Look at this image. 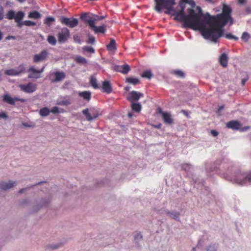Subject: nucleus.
<instances>
[{
    "label": "nucleus",
    "instance_id": "obj_51",
    "mask_svg": "<svg viewBox=\"0 0 251 251\" xmlns=\"http://www.w3.org/2000/svg\"><path fill=\"white\" fill-rule=\"evenodd\" d=\"M206 251H216V250L214 246H210L207 249Z\"/></svg>",
    "mask_w": 251,
    "mask_h": 251
},
{
    "label": "nucleus",
    "instance_id": "obj_12",
    "mask_svg": "<svg viewBox=\"0 0 251 251\" xmlns=\"http://www.w3.org/2000/svg\"><path fill=\"white\" fill-rule=\"evenodd\" d=\"M143 96L144 95L143 93L135 91H132L129 93L127 99L129 101L132 102L134 101L138 100L141 97H143Z\"/></svg>",
    "mask_w": 251,
    "mask_h": 251
},
{
    "label": "nucleus",
    "instance_id": "obj_53",
    "mask_svg": "<svg viewBox=\"0 0 251 251\" xmlns=\"http://www.w3.org/2000/svg\"><path fill=\"white\" fill-rule=\"evenodd\" d=\"M237 1L238 3L242 4L246 2V0H237Z\"/></svg>",
    "mask_w": 251,
    "mask_h": 251
},
{
    "label": "nucleus",
    "instance_id": "obj_23",
    "mask_svg": "<svg viewBox=\"0 0 251 251\" xmlns=\"http://www.w3.org/2000/svg\"><path fill=\"white\" fill-rule=\"evenodd\" d=\"M219 62L220 64L224 67H226L227 65V55L225 53H223L222 55L220 56L219 58Z\"/></svg>",
    "mask_w": 251,
    "mask_h": 251
},
{
    "label": "nucleus",
    "instance_id": "obj_24",
    "mask_svg": "<svg viewBox=\"0 0 251 251\" xmlns=\"http://www.w3.org/2000/svg\"><path fill=\"white\" fill-rule=\"evenodd\" d=\"M126 82L134 85H136L140 84V81L138 78L132 77H128L126 78Z\"/></svg>",
    "mask_w": 251,
    "mask_h": 251
},
{
    "label": "nucleus",
    "instance_id": "obj_64",
    "mask_svg": "<svg viewBox=\"0 0 251 251\" xmlns=\"http://www.w3.org/2000/svg\"><path fill=\"white\" fill-rule=\"evenodd\" d=\"M215 170H216V168H215V167H214L213 169H211L210 171H215Z\"/></svg>",
    "mask_w": 251,
    "mask_h": 251
},
{
    "label": "nucleus",
    "instance_id": "obj_55",
    "mask_svg": "<svg viewBox=\"0 0 251 251\" xmlns=\"http://www.w3.org/2000/svg\"><path fill=\"white\" fill-rule=\"evenodd\" d=\"M44 69H45V67H43L40 70H38V73L40 75H41V74H42L44 72Z\"/></svg>",
    "mask_w": 251,
    "mask_h": 251
},
{
    "label": "nucleus",
    "instance_id": "obj_6",
    "mask_svg": "<svg viewBox=\"0 0 251 251\" xmlns=\"http://www.w3.org/2000/svg\"><path fill=\"white\" fill-rule=\"evenodd\" d=\"M231 181L240 185L245 184L248 182L251 184V174L246 175L241 172H237L234 178L231 179Z\"/></svg>",
    "mask_w": 251,
    "mask_h": 251
},
{
    "label": "nucleus",
    "instance_id": "obj_41",
    "mask_svg": "<svg viewBox=\"0 0 251 251\" xmlns=\"http://www.w3.org/2000/svg\"><path fill=\"white\" fill-rule=\"evenodd\" d=\"M70 101L69 100H62L57 102V105L61 106H67L70 104Z\"/></svg>",
    "mask_w": 251,
    "mask_h": 251
},
{
    "label": "nucleus",
    "instance_id": "obj_18",
    "mask_svg": "<svg viewBox=\"0 0 251 251\" xmlns=\"http://www.w3.org/2000/svg\"><path fill=\"white\" fill-rule=\"evenodd\" d=\"M15 181H9L8 182L2 181L0 182V188L6 190L12 188L16 185Z\"/></svg>",
    "mask_w": 251,
    "mask_h": 251
},
{
    "label": "nucleus",
    "instance_id": "obj_2",
    "mask_svg": "<svg viewBox=\"0 0 251 251\" xmlns=\"http://www.w3.org/2000/svg\"><path fill=\"white\" fill-rule=\"evenodd\" d=\"M232 10L231 8L227 5H224L223 11L221 14L217 15L216 16H212L208 13L203 15L204 21L212 22L219 28L223 29V27L229 21L230 25L233 24V19L231 16Z\"/></svg>",
    "mask_w": 251,
    "mask_h": 251
},
{
    "label": "nucleus",
    "instance_id": "obj_62",
    "mask_svg": "<svg viewBox=\"0 0 251 251\" xmlns=\"http://www.w3.org/2000/svg\"><path fill=\"white\" fill-rule=\"evenodd\" d=\"M18 1L20 2H24L25 0H17Z\"/></svg>",
    "mask_w": 251,
    "mask_h": 251
},
{
    "label": "nucleus",
    "instance_id": "obj_7",
    "mask_svg": "<svg viewBox=\"0 0 251 251\" xmlns=\"http://www.w3.org/2000/svg\"><path fill=\"white\" fill-rule=\"evenodd\" d=\"M80 18L82 21L87 24L90 28L93 24H95L98 21L99 16L94 15L91 13H83L81 15Z\"/></svg>",
    "mask_w": 251,
    "mask_h": 251
},
{
    "label": "nucleus",
    "instance_id": "obj_37",
    "mask_svg": "<svg viewBox=\"0 0 251 251\" xmlns=\"http://www.w3.org/2000/svg\"><path fill=\"white\" fill-rule=\"evenodd\" d=\"M167 214L170 217L176 220L178 219L179 217V213L177 212H168Z\"/></svg>",
    "mask_w": 251,
    "mask_h": 251
},
{
    "label": "nucleus",
    "instance_id": "obj_43",
    "mask_svg": "<svg viewBox=\"0 0 251 251\" xmlns=\"http://www.w3.org/2000/svg\"><path fill=\"white\" fill-rule=\"evenodd\" d=\"M226 38L228 39H233L235 41H237L238 39V38L234 35H233L231 33H227L225 35Z\"/></svg>",
    "mask_w": 251,
    "mask_h": 251
},
{
    "label": "nucleus",
    "instance_id": "obj_50",
    "mask_svg": "<svg viewBox=\"0 0 251 251\" xmlns=\"http://www.w3.org/2000/svg\"><path fill=\"white\" fill-rule=\"evenodd\" d=\"M211 134H212V135L214 137H216L218 135V132L216 130H211Z\"/></svg>",
    "mask_w": 251,
    "mask_h": 251
},
{
    "label": "nucleus",
    "instance_id": "obj_60",
    "mask_svg": "<svg viewBox=\"0 0 251 251\" xmlns=\"http://www.w3.org/2000/svg\"><path fill=\"white\" fill-rule=\"evenodd\" d=\"M128 117L131 118L132 116V114L131 113H129L128 114Z\"/></svg>",
    "mask_w": 251,
    "mask_h": 251
},
{
    "label": "nucleus",
    "instance_id": "obj_13",
    "mask_svg": "<svg viewBox=\"0 0 251 251\" xmlns=\"http://www.w3.org/2000/svg\"><path fill=\"white\" fill-rule=\"evenodd\" d=\"M48 52L46 50H43L40 53L36 54L33 56V61L37 63L44 60L48 56Z\"/></svg>",
    "mask_w": 251,
    "mask_h": 251
},
{
    "label": "nucleus",
    "instance_id": "obj_4",
    "mask_svg": "<svg viewBox=\"0 0 251 251\" xmlns=\"http://www.w3.org/2000/svg\"><path fill=\"white\" fill-rule=\"evenodd\" d=\"M25 16V13L22 11L16 12L13 10H10L7 12L5 15V18L9 20H14L15 22L17 23V26L20 28L22 27L23 25L30 26L36 25V23L30 20H25L22 22Z\"/></svg>",
    "mask_w": 251,
    "mask_h": 251
},
{
    "label": "nucleus",
    "instance_id": "obj_34",
    "mask_svg": "<svg viewBox=\"0 0 251 251\" xmlns=\"http://www.w3.org/2000/svg\"><path fill=\"white\" fill-rule=\"evenodd\" d=\"M75 60L77 63L86 64L87 63V60L84 57L81 56H77Z\"/></svg>",
    "mask_w": 251,
    "mask_h": 251
},
{
    "label": "nucleus",
    "instance_id": "obj_11",
    "mask_svg": "<svg viewBox=\"0 0 251 251\" xmlns=\"http://www.w3.org/2000/svg\"><path fill=\"white\" fill-rule=\"evenodd\" d=\"M19 87L21 91L26 93H33L37 89L36 84L32 82H29L26 84H20Z\"/></svg>",
    "mask_w": 251,
    "mask_h": 251
},
{
    "label": "nucleus",
    "instance_id": "obj_36",
    "mask_svg": "<svg viewBox=\"0 0 251 251\" xmlns=\"http://www.w3.org/2000/svg\"><path fill=\"white\" fill-rule=\"evenodd\" d=\"M90 84L94 89L99 88V85L97 83V80L95 78L91 77L90 79Z\"/></svg>",
    "mask_w": 251,
    "mask_h": 251
},
{
    "label": "nucleus",
    "instance_id": "obj_30",
    "mask_svg": "<svg viewBox=\"0 0 251 251\" xmlns=\"http://www.w3.org/2000/svg\"><path fill=\"white\" fill-rule=\"evenodd\" d=\"M50 110L47 107H43L39 111L40 115L42 117L47 116L50 114Z\"/></svg>",
    "mask_w": 251,
    "mask_h": 251
},
{
    "label": "nucleus",
    "instance_id": "obj_57",
    "mask_svg": "<svg viewBox=\"0 0 251 251\" xmlns=\"http://www.w3.org/2000/svg\"><path fill=\"white\" fill-rule=\"evenodd\" d=\"M181 112L183 113V114H184L185 115L187 116L188 115V114L187 113V112L184 110H182L181 111Z\"/></svg>",
    "mask_w": 251,
    "mask_h": 251
},
{
    "label": "nucleus",
    "instance_id": "obj_1",
    "mask_svg": "<svg viewBox=\"0 0 251 251\" xmlns=\"http://www.w3.org/2000/svg\"><path fill=\"white\" fill-rule=\"evenodd\" d=\"M188 12L189 14L185 15L183 8H181L179 11L176 12V17L174 18V20L183 21L186 27L196 29L197 25L200 23L201 17L203 16L202 10L200 9L198 13H196L193 9L190 8Z\"/></svg>",
    "mask_w": 251,
    "mask_h": 251
},
{
    "label": "nucleus",
    "instance_id": "obj_15",
    "mask_svg": "<svg viewBox=\"0 0 251 251\" xmlns=\"http://www.w3.org/2000/svg\"><path fill=\"white\" fill-rule=\"evenodd\" d=\"M158 111L162 114V118L165 123L171 125L173 123V120L171 117L170 113L162 111L161 109L160 108L158 109Z\"/></svg>",
    "mask_w": 251,
    "mask_h": 251
},
{
    "label": "nucleus",
    "instance_id": "obj_42",
    "mask_svg": "<svg viewBox=\"0 0 251 251\" xmlns=\"http://www.w3.org/2000/svg\"><path fill=\"white\" fill-rule=\"evenodd\" d=\"M250 38V34L246 32H243V33L242 35L241 39L242 40H243L245 42H247Z\"/></svg>",
    "mask_w": 251,
    "mask_h": 251
},
{
    "label": "nucleus",
    "instance_id": "obj_21",
    "mask_svg": "<svg viewBox=\"0 0 251 251\" xmlns=\"http://www.w3.org/2000/svg\"><path fill=\"white\" fill-rule=\"evenodd\" d=\"M102 89L103 92H105L107 94H110L112 90L110 82L108 81H103Z\"/></svg>",
    "mask_w": 251,
    "mask_h": 251
},
{
    "label": "nucleus",
    "instance_id": "obj_29",
    "mask_svg": "<svg viewBox=\"0 0 251 251\" xmlns=\"http://www.w3.org/2000/svg\"><path fill=\"white\" fill-rule=\"evenodd\" d=\"M141 76L143 78L150 79L153 76V75L150 70H146L142 73Z\"/></svg>",
    "mask_w": 251,
    "mask_h": 251
},
{
    "label": "nucleus",
    "instance_id": "obj_5",
    "mask_svg": "<svg viewBox=\"0 0 251 251\" xmlns=\"http://www.w3.org/2000/svg\"><path fill=\"white\" fill-rule=\"evenodd\" d=\"M154 9L158 12H161L163 8L174 11L172 6L176 4L175 0H154Z\"/></svg>",
    "mask_w": 251,
    "mask_h": 251
},
{
    "label": "nucleus",
    "instance_id": "obj_39",
    "mask_svg": "<svg viewBox=\"0 0 251 251\" xmlns=\"http://www.w3.org/2000/svg\"><path fill=\"white\" fill-rule=\"evenodd\" d=\"M88 39L86 41L87 44H94L95 43V38L94 36L89 34L87 35Z\"/></svg>",
    "mask_w": 251,
    "mask_h": 251
},
{
    "label": "nucleus",
    "instance_id": "obj_22",
    "mask_svg": "<svg viewBox=\"0 0 251 251\" xmlns=\"http://www.w3.org/2000/svg\"><path fill=\"white\" fill-rule=\"evenodd\" d=\"M83 114L85 116L86 119L88 121H91L96 119L98 117V114H95L92 116L89 112V109L86 108L82 111Z\"/></svg>",
    "mask_w": 251,
    "mask_h": 251
},
{
    "label": "nucleus",
    "instance_id": "obj_20",
    "mask_svg": "<svg viewBox=\"0 0 251 251\" xmlns=\"http://www.w3.org/2000/svg\"><path fill=\"white\" fill-rule=\"evenodd\" d=\"M226 126L234 130H238L241 128V124L237 121H231L226 124Z\"/></svg>",
    "mask_w": 251,
    "mask_h": 251
},
{
    "label": "nucleus",
    "instance_id": "obj_48",
    "mask_svg": "<svg viewBox=\"0 0 251 251\" xmlns=\"http://www.w3.org/2000/svg\"><path fill=\"white\" fill-rule=\"evenodd\" d=\"M74 40H75V42H77V43H79V44H80V42H80V37H79V36H78V35H75V36H74Z\"/></svg>",
    "mask_w": 251,
    "mask_h": 251
},
{
    "label": "nucleus",
    "instance_id": "obj_16",
    "mask_svg": "<svg viewBox=\"0 0 251 251\" xmlns=\"http://www.w3.org/2000/svg\"><path fill=\"white\" fill-rule=\"evenodd\" d=\"M29 73L28 77L29 78H39L41 77V75L38 73V70L34 68V66H31L27 70Z\"/></svg>",
    "mask_w": 251,
    "mask_h": 251
},
{
    "label": "nucleus",
    "instance_id": "obj_33",
    "mask_svg": "<svg viewBox=\"0 0 251 251\" xmlns=\"http://www.w3.org/2000/svg\"><path fill=\"white\" fill-rule=\"evenodd\" d=\"M171 74L179 77L183 78L184 77V73L179 70H172L171 71Z\"/></svg>",
    "mask_w": 251,
    "mask_h": 251
},
{
    "label": "nucleus",
    "instance_id": "obj_32",
    "mask_svg": "<svg viewBox=\"0 0 251 251\" xmlns=\"http://www.w3.org/2000/svg\"><path fill=\"white\" fill-rule=\"evenodd\" d=\"M47 41L48 43L52 46H54L56 44V39L52 35H49L48 36Z\"/></svg>",
    "mask_w": 251,
    "mask_h": 251
},
{
    "label": "nucleus",
    "instance_id": "obj_52",
    "mask_svg": "<svg viewBox=\"0 0 251 251\" xmlns=\"http://www.w3.org/2000/svg\"><path fill=\"white\" fill-rule=\"evenodd\" d=\"M16 39L15 37L14 36H8L6 37V40H10V39H13L15 40Z\"/></svg>",
    "mask_w": 251,
    "mask_h": 251
},
{
    "label": "nucleus",
    "instance_id": "obj_17",
    "mask_svg": "<svg viewBox=\"0 0 251 251\" xmlns=\"http://www.w3.org/2000/svg\"><path fill=\"white\" fill-rule=\"evenodd\" d=\"M115 71L120 72L123 74H127L130 70L129 66L127 64H125L123 65H117L114 67Z\"/></svg>",
    "mask_w": 251,
    "mask_h": 251
},
{
    "label": "nucleus",
    "instance_id": "obj_28",
    "mask_svg": "<svg viewBox=\"0 0 251 251\" xmlns=\"http://www.w3.org/2000/svg\"><path fill=\"white\" fill-rule=\"evenodd\" d=\"M79 96L83 97L84 100H89L91 99V93L88 91H84L79 93Z\"/></svg>",
    "mask_w": 251,
    "mask_h": 251
},
{
    "label": "nucleus",
    "instance_id": "obj_9",
    "mask_svg": "<svg viewBox=\"0 0 251 251\" xmlns=\"http://www.w3.org/2000/svg\"><path fill=\"white\" fill-rule=\"evenodd\" d=\"M60 21L62 24L65 25L70 28H74L77 25L78 21L75 18H67L65 17H61L60 18Z\"/></svg>",
    "mask_w": 251,
    "mask_h": 251
},
{
    "label": "nucleus",
    "instance_id": "obj_46",
    "mask_svg": "<svg viewBox=\"0 0 251 251\" xmlns=\"http://www.w3.org/2000/svg\"><path fill=\"white\" fill-rule=\"evenodd\" d=\"M4 18L3 15V8L2 6L0 7V20H3Z\"/></svg>",
    "mask_w": 251,
    "mask_h": 251
},
{
    "label": "nucleus",
    "instance_id": "obj_8",
    "mask_svg": "<svg viewBox=\"0 0 251 251\" xmlns=\"http://www.w3.org/2000/svg\"><path fill=\"white\" fill-rule=\"evenodd\" d=\"M57 36L60 43H65L70 38V31L67 27H63L58 32Z\"/></svg>",
    "mask_w": 251,
    "mask_h": 251
},
{
    "label": "nucleus",
    "instance_id": "obj_63",
    "mask_svg": "<svg viewBox=\"0 0 251 251\" xmlns=\"http://www.w3.org/2000/svg\"><path fill=\"white\" fill-rule=\"evenodd\" d=\"M57 247H57V246H55V247H51V248H52V249H57Z\"/></svg>",
    "mask_w": 251,
    "mask_h": 251
},
{
    "label": "nucleus",
    "instance_id": "obj_26",
    "mask_svg": "<svg viewBox=\"0 0 251 251\" xmlns=\"http://www.w3.org/2000/svg\"><path fill=\"white\" fill-rule=\"evenodd\" d=\"M106 48L108 50H116V42L113 39H111L109 44L106 45Z\"/></svg>",
    "mask_w": 251,
    "mask_h": 251
},
{
    "label": "nucleus",
    "instance_id": "obj_38",
    "mask_svg": "<svg viewBox=\"0 0 251 251\" xmlns=\"http://www.w3.org/2000/svg\"><path fill=\"white\" fill-rule=\"evenodd\" d=\"M82 50L83 51H86L91 53H94L95 51L93 48L87 46L82 47Z\"/></svg>",
    "mask_w": 251,
    "mask_h": 251
},
{
    "label": "nucleus",
    "instance_id": "obj_31",
    "mask_svg": "<svg viewBox=\"0 0 251 251\" xmlns=\"http://www.w3.org/2000/svg\"><path fill=\"white\" fill-rule=\"evenodd\" d=\"M141 105L139 103H132L131 104L132 109L138 113L141 111Z\"/></svg>",
    "mask_w": 251,
    "mask_h": 251
},
{
    "label": "nucleus",
    "instance_id": "obj_40",
    "mask_svg": "<svg viewBox=\"0 0 251 251\" xmlns=\"http://www.w3.org/2000/svg\"><path fill=\"white\" fill-rule=\"evenodd\" d=\"M16 69L17 70L19 75L21 73L25 72V68L23 64L20 65Z\"/></svg>",
    "mask_w": 251,
    "mask_h": 251
},
{
    "label": "nucleus",
    "instance_id": "obj_45",
    "mask_svg": "<svg viewBox=\"0 0 251 251\" xmlns=\"http://www.w3.org/2000/svg\"><path fill=\"white\" fill-rule=\"evenodd\" d=\"M182 168L184 170H185L186 171H188L190 170L191 166H190V165H189L188 164H184L182 165Z\"/></svg>",
    "mask_w": 251,
    "mask_h": 251
},
{
    "label": "nucleus",
    "instance_id": "obj_3",
    "mask_svg": "<svg viewBox=\"0 0 251 251\" xmlns=\"http://www.w3.org/2000/svg\"><path fill=\"white\" fill-rule=\"evenodd\" d=\"M204 18V17H203ZM203 22L209 25V27H206L200 21L199 24L197 25L196 28L199 27L201 28V34L204 38L210 39L214 42H217V40L224 35V30L219 28L212 22L204 21Z\"/></svg>",
    "mask_w": 251,
    "mask_h": 251
},
{
    "label": "nucleus",
    "instance_id": "obj_19",
    "mask_svg": "<svg viewBox=\"0 0 251 251\" xmlns=\"http://www.w3.org/2000/svg\"><path fill=\"white\" fill-rule=\"evenodd\" d=\"M55 78L51 80L52 82H56L60 81L65 78L66 75L63 72H55L53 73Z\"/></svg>",
    "mask_w": 251,
    "mask_h": 251
},
{
    "label": "nucleus",
    "instance_id": "obj_14",
    "mask_svg": "<svg viewBox=\"0 0 251 251\" xmlns=\"http://www.w3.org/2000/svg\"><path fill=\"white\" fill-rule=\"evenodd\" d=\"M91 30L94 32L95 33H104L106 31V27L104 25L97 26H96L95 23L89 28Z\"/></svg>",
    "mask_w": 251,
    "mask_h": 251
},
{
    "label": "nucleus",
    "instance_id": "obj_25",
    "mask_svg": "<svg viewBox=\"0 0 251 251\" xmlns=\"http://www.w3.org/2000/svg\"><path fill=\"white\" fill-rule=\"evenodd\" d=\"M41 17V14L37 11H33L28 13V18L34 19H39Z\"/></svg>",
    "mask_w": 251,
    "mask_h": 251
},
{
    "label": "nucleus",
    "instance_id": "obj_44",
    "mask_svg": "<svg viewBox=\"0 0 251 251\" xmlns=\"http://www.w3.org/2000/svg\"><path fill=\"white\" fill-rule=\"evenodd\" d=\"M50 112H51L53 114H58L59 113V109L57 106H54L50 110Z\"/></svg>",
    "mask_w": 251,
    "mask_h": 251
},
{
    "label": "nucleus",
    "instance_id": "obj_58",
    "mask_svg": "<svg viewBox=\"0 0 251 251\" xmlns=\"http://www.w3.org/2000/svg\"><path fill=\"white\" fill-rule=\"evenodd\" d=\"M224 106H221L219 107L218 110L220 111L221 110H223L224 109Z\"/></svg>",
    "mask_w": 251,
    "mask_h": 251
},
{
    "label": "nucleus",
    "instance_id": "obj_47",
    "mask_svg": "<svg viewBox=\"0 0 251 251\" xmlns=\"http://www.w3.org/2000/svg\"><path fill=\"white\" fill-rule=\"evenodd\" d=\"M0 118L7 119L8 115L5 112H2L0 113Z\"/></svg>",
    "mask_w": 251,
    "mask_h": 251
},
{
    "label": "nucleus",
    "instance_id": "obj_27",
    "mask_svg": "<svg viewBox=\"0 0 251 251\" xmlns=\"http://www.w3.org/2000/svg\"><path fill=\"white\" fill-rule=\"evenodd\" d=\"M5 75L10 76L18 75V73L16 69H10L5 71Z\"/></svg>",
    "mask_w": 251,
    "mask_h": 251
},
{
    "label": "nucleus",
    "instance_id": "obj_10",
    "mask_svg": "<svg viewBox=\"0 0 251 251\" xmlns=\"http://www.w3.org/2000/svg\"><path fill=\"white\" fill-rule=\"evenodd\" d=\"M2 100L7 104L15 105L16 101H20L21 102H25L26 101L25 99L23 98H19L18 97H11L8 94H4L2 97Z\"/></svg>",
    "mask_w": 251,
    "mask_h": 251
},
{
    "label": "nucleus",
    "instance_id": "obj_54",
    "mask_svg": "<svg viewBox=\"0 0 251 251\" xmlns=\"http://www.w3.org/2000/svg\"><path fill=\"white\" fill-rule=\"evenodd\" d=\"M248 78H247L242 79V84L243 85H244L245 84L246 82L248 80Z\"/></svg>",
    "mask_w": 251,
    "mask_h": 251
},
{
    "label": "nucleus",
    "instance_id": "obj_49",
    "mask_svg": "<svg viewBox=\"0 0 251 251\" xmlns=\"http://www.w3.org/2000/svg\"><path fill=\"white\" fill-rule=\"evenodd\" d=\"M135 239L138 240V239H141L142 238V235L140 233H137L135 236Z\"/></svg>",
    "mask_w": 251,
    "mask_h": 251
},
{
    "label": "nucleus",
    "instance_id": "obj_59",
    "mask_svg": "<svg viewBox=\"0 0 251 251\" xmlns=\"http://www.w3.org/2000/svg\"><path fill=\"white\" fill-rule=\"evenodd\" d=\"M104 18L103 16H99V19H98V21L102 20Z\"/></svg>",
    "mask_w": 251,
    "mask_h": 251
},
{
    "label": "nucleus",
    "instance_id": "obj_61",
    "mask_svg": "<svg viewBox=\"0 0 251 251\" xmlns=\"http://www.w3.org/2000/svg\"><path fill=\"white\" fill-rule=\"evenodd\" d=\"M161 126V125L159 124V125L156 126V127L157 128H160Z\"/></svg>",
    "mask_w": 251,
    "mask_h": 251
},
{
    "label": "nucleus",
    "instance_id": "obj_35",
    "mask_svg": "<svg viewBox=\"0 0 251 251\" xmlns=\"http://www.w3.org/2000/svg\"><path fill=\"white\" fill-rule=\"evenodd\" d=\"M55 21V18L52 17H48L46 18L44 24L48 26H50L51 23Z\"/></svg>",
    "mask_w": 251,
    "mask_h": 251
},
{
    "label": "nucleus",
    "instance_id": "obj_56",
    "mask_svg": "<svg viewBox=\"0 0 251 251\" xmlns=\"http://www.w3.org/2000/svg\"><path fill=\"white\" fill-rule=\"evenodd\" d=\"M26 190V188L21 189V190H19V193L20 194H22V193H24Z\"/></svg>",
    "mask_w": 251,
    "mask_h": 251
}]
</instances>
